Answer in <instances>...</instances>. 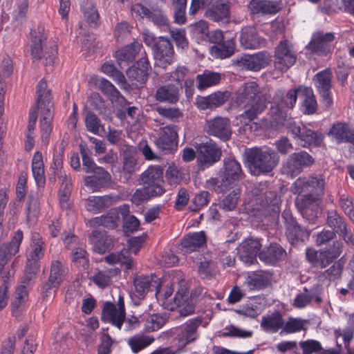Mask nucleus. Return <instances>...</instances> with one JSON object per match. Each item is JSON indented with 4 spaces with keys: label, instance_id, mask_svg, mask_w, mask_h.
<instances>
[{
    "label": "nucleus",
    "instance_id": "2",
    "mask_svg": "<svg viewBox=\"0 0 354 354\" xmlns=\"http://www.w3.org/2000/svg\"><path fill=\"white\" fill-rule=\"evenodd\" d=\"M244 176L240 164L234 158L225 159L218 178H211L206 180L205 187L212 189L216 193L224 192L236 181Z\"/></svg>",
    "mask_w": 354,
    "mask_h": 354
},
{
    "label": "nucleus",
    "instance_id": "33",
    "mask_svg": "<svg viewBox=\"0 0 354 354\" xmlns=\"http://www.w3.org/2000/svg\"><path fill=\"white\" fill-rule=\"evenodd\" d=\"M286 255V252L281 246L272 243L259 253V258L267 264L273 265L284 259Z\"/></svg>",
    "mask_w": 354,
    "mask_h": 354
},
{
    "label": "nucleus",
    "instance_id": "50",
    "mask_svg": "<svg viewBox=\"0 0 354 354\" xmlns=\"http://www.w3.org/2000/svg\"><path fill=\"white\" fill-rule=\"evenodd\" d=\"M68 272V268L63 261L53 260L50 263L48 279L61 284Z\"/></svg>",
    "mask_w": 354,
    "mask_h": 354
},
{
    "label": "nucleus",
    "instance_id": "56",
    "mask_svg": "<svg viewBox=\"0 0 354 354\" xmlns=\"http://www.w3.org/2000/svg\"><path fill=\"white\" fill-rule=\"evenodd\" d=\"M313 300L317 304H320L322 302V298L319 293H309L305 289L304 292L297 295L294 299L293 306L297 308H302L308 305Z\"/></svg>",
    "mask_w": 354,
    "mask_h": 354
},
{
    "label": "nucleus",
    "instance_id": "1",
    "mask_svg": "<svg viewBox=\"0 0 354 354\" xmlns=\"http://www.w3.org/2000/svg\"><path fill=\"white\" fill-rule=\"evenodd\" d=\"M234 101L239 106L244 109L240 118L252 121L266 109L268 99L260 91L256 82H249L237 90Z\"/></svg>",
    "mask_w": 354,
    "mask_h": 354
},
{
    "label": "nucleus",
    "instance_id": "26",
    "mask_svg": "<svg viewBox=\"0 0 354 354\" xmlns=\"http://www.w3.org/2000/svg\"><path fill=\"white\" fill-rule=\"evenodd\" d=\"M118 197L111 195L102 196H89L85 201L86 209L93 214L101 212L104 209L107 208L117 201Z\"/></svg>",
    "mask_w": 354,
    "mask_h": 354
},
{
    "label": "nucleus",
    "instance_id": "15",
    "mask_svg": "<svg viewBox=\"0 0 354 354\" xmlns=\"http://www.w3.org/2000/svg\"><path fill=\"white\" fill-rule=\"evenodd\" d=\"M209 5L205 13L207 18L215 22H229L230 6L227 0H211L210 3L201 5V6Z\"/></svg>",
    "mask_w": 354,
    "mask_h": 354
},
{
    "label": "nucleus",
    "instance_id": "11",
    "mask_svg": "<svg viewBox=\"0 0 354 354\" xmlns=\"http://www.w3.org/2000/svg\"><path fill=\"white\" fill-rule=\"evenodd\" d=\"M205 131L209 136L223 141L229 140L232 133L230 120L226 117L219 116L206 120Z\"/></svg>",
    "mask_w": 354,
    "mask_h": 354
},
{
    "label": "nucleus",
    "instance_id": "18",
    "mask_svg": "<svg viewBox=\"0 0 354 354\" xmlns=\"http://www.w3.org/2000/svg\"><path fill=\"white\" fill-rule=\"evenodd\" d=\"M202 323L201 317L189 319L183 326L180 332L178 334V346L183 348L187 344L195 341L198 337L197 328Z\"/></svg>",
    "mask_w": 354,
    "mask_h": 354
},
{
    "label": "nucleus",
    "instance_id": "28",
    "mask_svg": "<svg viewBox=\"0 0 354 354\" xmlns=\"http://www.w3.org/2000/svg\"><path fill=\"white\" fill-rule=\"evenodd\" d=\"M227 92H215L206 97L197 99V107L201 110L213 109L223 105L229 98Z\"/></svg>",
    "mask_w": 354,
    "mask_h": 354
},
{
    "label": "nucleus",
    "instance_id": "49",
    "mask_svg": "<svg viewBox=\"0 0 354 354\" xmlns=\"http://www.w3.org/2000/svg\"><path fill=\"white\" fill-rule=\"evenodd\" d=\"M156 281L153 276H139L134 279L136 296L143 298L151 286H156Z\"/></svg>",
    "mask_w": 354,
    "mask_h": 354
},
{
    "label": "nucleus",
    "instance_id": "58",
    "mask_svg": "<svg viewBox=\"0 0 354 354\" xmlns=\"http://www.w3.org/2000/svg\"><path fill=\"white\" fill-rule=\"evenodd\" d=\"M306 323L307 321L305 319L290 317L286 322H284V325L282 327V330L280 332V334H291L299 333L305 330L304 326Z\"/></svg>",
    "mask_w": 354,
    "mask_h": 354
},
{
    "label": "nucleus",
    "instance_id": "63",
    "mask_svg": "<svg viewBox=\"0 0 354 354\" xmlns=\"http://www.w3.org/2000/svg\"><path fill=\"white\" fill-rule=\"evenodd\" d=\"M198 272L202 279H211L216 276L217 269L214 261H204L201 262Z\"/></svg>",
    "mask_w": 354,
    "mask_h": 354
},
{
    "label": "nucleus",
    "instance_id": "17",
    "mask_svg": "<svg viewBox=\"0 0 354 354\" xmlns=\"http://www.w3.org/2000/svg\"><path fill=\"white\" fill-rule=\"evenodd\" d=\"M335 36L331 32H318L313 35L308 48L318 55H326L331 51L330 42L333 41Z\"/></svg>",
    "mask_w": 354,
    "mask_h": 354
},
{
    "label": "nucleus",
    "instance_id": "6",
    "mask_svg": "<svg viewBox=\"0 0 354 354\" xmlns=\"http://www.w3.org/2000/svg\"><path fill=\"white\" fill-rule=\"evenodd\" d=\"M315 162L314 158L306 151H299L290 154L281 167L282 174L294 178L301 174L305 168Z\"/></svg>",
    "mask_w": 354,
    "mask_h": 354
},
{
    "label": "nucleus",
    "instance_id": "47",
    "mask_svg": "<svg viewBox=\"0 0 354 354\" xmlns=\"http://www.w3.org/2000/svg\"><path fill=\"white\" fill-rule=\"evenodd\" d=\"M249 8L254 14H274L277 12V5L268 0H252Z\"/></svg>",
    "mask_w": 354,
    "mask_h": 354
},
{
    "label": "nucleus",
    "instance_id": "10",
    "mask_svg": "<svg viewBox=\"0 0 354 354\" xmlns=\"http://www.w3.org/2000/svg\"><path fill=\"white\" fill-rule=\"evenodd\" d=\"M157 148L164 153H173L178 147L177 127L169 125L160 128L155 140Z\"/></svg>",
    "mask_w": 354,
    "mask_h": 354
},
{
    "label": "nucleus",
    "instance_id": "53",
    "mask_svg": "<svg viewBox=\"0 0 354 354\" xmlns=\"http://www.w3.org/2000/svg\"><path fill=\"white\" fill-rule=\"evenodd\" d=\"M118 274L116 269H104L98 271L92 277L93 283L100 288H105L111 282V278Z\"/></svg>",
    "mask_w": 354,
    "mask_h": 354
},
{
    "label": "nucleus",
    "instance_id": "61",
    "mask_svg": "<svg viewBox=\"0 0 354 354\" xmlns=\"http://www.w3.org/2000/svg\"><path fill=\"white\" fill-rule=\"evenodd\" d=\"M240 195L241 189L239 188L233 189L219 204L220 208L224 211L233 210L236 206Z\"/></svg>",
    "mask_w": 354,
    "mask_h": 354
},
{
    "label": "nucleus",
    "instance_id": "31",
    "mask_svg": "<svg viewBox=\"0 0 354 354\" xmlns=\"http://www.w3.org/2000/svg\"><path fill=\"white\" fill-rule=\"evenodd\" d=\"M180 89L174 84L163 85L158 88L155 93V98L160 102L169 104L176 103L180 97Z\"/></svg>",
    "mask_w": 354,
    "mask_h": 354
},
{
    "label": "nucleus",
    "instance_id": "62",
    "mask_svg": "<svg viewBox=\"0 0 354 354\" xmlns=\"http://www.w3.org/2000/svg\"><path fill=\"white\" fill-rule=\"evenodd\" d=\"M39 212V203L37 196L32 194L28 196L27 206V221L33 223L36 221Z\"/></svg>",
    "mask_w": 354,
    "mask_h": 354
},
{
    "label": "nucleus",
    "instance_id": "12",
    "mask_svg": "<svg viewBox=\"0 0 354 354\" xmlns=\"http://www.w3.org/2000/svg\"><path fill=\"white\" fill-rule=\"evenodd\" d=\"M124 315V299L122 297H119L117 306L111 302L104 304L102 313V319L120 330L122 328Z\"/></svg>",
    "mask_w": 354,
    "mask_h": 354
},
{
    "label": "nucleus",
    "instance_id": "42",
    "mask_svg": "<svg viewBox=\"0 0 354 354\" xmlns=\"http://www.w3.org/2000/svg\"><path fill=\"white\" fill-rule=\"evenodd\" d=\"M37 104L38 109L52 108L51 92L47 89V84L43 80H40L37 86Z\"/></svg>",
    "mask_w": 354,
    "mask_h": 354
},
{
    "label": "nucleus",
    "instance_id": "27",
    "mask_svg": "<svg viewBox=\"0 0 354 354\" xmlns=\"http://www.w3.org/2000/svg\"><path fill=\"white\" fill-rule=\"evenodd\" d=\"M150 69L149 59L147 57H141L136 66L127 70V75L129 78L142 84L147 82Z\"/></svg>",
    "mask_w": 354,
    "mask_h": 354
},
{
    "label": "nucleus",
    "instance_id": "37",
    "mask_svg": "<svg viewBox=\"0 0 354 354\" xmlns=\"http://www.w3.org/2000/svg\"><path fill=\"white\" fill-rule=\"evenodd\" d=\"M353 333L352 328H346L344 330L338 329L335 331L339 354H354V350L349 348V343L353 339Z\"/></svg>",
    "mask_w": 354,
    "mask_h": 354
},
{
    "label": "nucleus",
    "instance_id": "60",
    "mask_svg": "<svg viewBox=\"0 0 354 354\" xmlns=\"http://www.w3.org/2000/svg\"><path fill=\"white\" fill-rule=\"evenodd\" d=\"M101 71L112 77L119 84L122 85L126 83L124 75L115 67L113 64L109 62H106L102 65Z\"/></svg>",
    "mask_w": 354,
    "mask_h": 354
},
{
    "label": "nucleus",
    "instance_id": "8",
    "mask_svg": "<svg viewBox=\"0 0 354 354\" xmlns=\"http://www.w3.org/2000/svg\"><path fill=\"white\" fill-rule=\"evenodd\" d=\"M139 182L141 185L151 189V193L159 196L166 191L162 169L158 166L149 167L140 176Z\"/></svg>",
    "mask_w": 354,
    "mask_h": 354
},
{
    "label": "nucleus",
    "instance_id": "36",
    "mask_svg": "<svg viewBox=\"0 0 354 354\" xmlns=\"http://www.w3.org/2000/svg\"><path fill=\"white\" fill-rule=\"evenodd\" d=\"M330 136L337 143L354 142L353 134L345 123H337L333 125L328 132Z\"/></svg>",
    "mask_w": 354,
    "mask_h": 354
},
{
    "label": "nucleus",
    "instance_id": "39",
    "mask_svg": "<svg viewBox=\"0 0 354 354\" xmlns=\"http://www.w3.org/2000/svg\"><path fill=\"white\" fill-rule=\"evenodd\" d=\"M235 50V41L233 37H226L218 45L211 48V53L213 56L225 59L231 57Z\"/></svg>",
    "mask_w": 354,
    "mask_h": 354
},
{
    "label": "nucleus",
    "instance_id": "9",
    "mask_svg": "<svg viewBox=\"0 0 354 354\" xmlns=\"http://www.w3.org/2000/svg\"><path fill=\"white\" fill-rule=\"evenodd\" d=\"M297 56L291 44L288 40L281 41L274 52L275 69L285 72L295 64Z\"/></svg>",
    "mask_w": 354,
    "mask_h": 354
},
{
    "label": "nucleus",
    "instance_id": "7",
    "mask_svg": "<svg viewBox=\"0 0 354 354\" xmlns=\"http://www.w3.org/2000/svg\"><path fill=\"white\" fill-rule=\"evenodd\" d=\"M193 145L196 149L198 160L201 165L209 167L221 159V149L208 138H196L194 141Z\"/></svg>",
    "mask_w": 354,
    "mask_h": 354
},
{
    "label": "nucleus",
    "instance_id": "25",
    "mask_svg": "<svg viewBox=\"0 0 354 354\" xmlns=\"http://www.w3.org/2000/svg\"><path fill=\"white\" fill-rule=\"evenodd\" d=\"M261 244L257 239H249L241 243L239 248L240 259L247 264H252L257 261L256 257Z\"/></svg>",
    "mask_w": 354,
    "mask_h": 354
},
{
    "label": "nucleus",
    "instance_id": "30",
    "mask_svg": "<svg viewBox=\"0 0 354 354\" xmlns=\"http://www.w3.org/2000/svg\"><path fill=\"white\" fill-rule=\"evenodd\" d=\"M120 222L119 212L117 209H111L106 214L101 216L95 217L89 220V225L93 227L103 226L106 228L113 229Z\"/></svg>",
    "mask_w": 354,
    "mask_h": 354
},
{
    "label": "nucleus",
    "instance_id": "55",
    "mask_svg": "<svg viewBox=\"0 0 354 354\" xmlns=\"http://www.w3.org/2000/svg\"><path fill=\"white\" fill-rule=\"evenodd\" d=\"M137 165V158L136 151L127 148L123 151V171L130 176L135 171Z\"/></svg>",
    "mask_w": 354,
    "mask_h": 354
},
{
    "label": "nucleus",
    "instance_id": "34",
    "mask_svg": "<svg viewBox=\"0 0 354 354\" xmlns=\"http://www.w3.org/2000/svg\"><path fill=\"white\" fill-rule=\"evenodd\" d=\"M284 325V320L279 312H274L262 317L260 326L266 333H275Z\"/></svg>",
    "mask_w": 354,
    "mask_h": 354
},
{
    "label": "nucleus",
    "instance_id": "16",
    "mask_svg": "<svg viewBox=\"0 0 354 354\" xmlns=\"http://www.w3.org/2000/svg\"><path fill=\"white\" fill-rule=\"evenodd\" d=\"M23 238V232L19 230L15 233L10 243L3 244L0 246V274H2L5 266L11 257L19 252Z\"/></svg>",
    "mask_w": 354,
    "mask_h": 354
},
{
    "label": "nucleus",
    "instance_id": "45",
    "mask_svg": "<svg viewBox=\"0 0 354 354\" xmlns=\"http://www.w3.org/2000/svg\"><path fill=\"white\" fill-rule=\"evenodd\" d=\"M105 261L109 264L119 263L127 270L131 269L133 266V261L130 258V251L127 249L109 254L105 257Z\"/></svg>",
    "mask_w": 354,
    "mask_h": 354
},
{
    "label": "nucleus",
    "instance_id": "51",
    "mask_svg": "<svg viewBox=\"0 0 354 354\" xmlns=\"http://www.w3.org/2000/svg\"><path fill=\"white\" fill-rule=\"evenodd\" d=\"M153 341L154 339L152 337L137 334L129 337L127 340V343L132 352L133 353H138L149 346Z\"/></svg>",
    "mask_w": 354,
    "mask_h": 354
},
{
    "label": "nucleus",
    "instance_id": "19",
    "mask_svg": "<svg viewBox=\"0 0 354 354\" xmlns=\"http://www.w3.org/2000/svg\"><path fill=\"white\" fill-rule=\"evenodd\" d=\"M332 73L329 69H325L318 73L315 77V84L326 106L332 104L330 97Z\"/></svg>",
    "mask_w": 354,
    "mask_h": 354
},
{
    "label": "nucleus",
    "instance_id": "59",
    "mask_svg": "<svg viewBox=\"0 0 354 354\" xmlns=\"http://www.w3.org/2000/svg\"><path fill=\"white\" fill-rule=\"evenodd\" d=\"M99 88L104 95H106L113 102H118L122 97L120 91L115 86L104 78L100 80Z\"/></svg>",
    "mask_w": 354,
    "mask_h": 354
},
{
    "label": "nucleus",
    "instance_id": "21",
    "mask_svg": "<svg viewBox=\"0 0 354 354\" xmlns=\"http://www.w3.org/2000/svg\"><path fill=\"white\" fill-rule=\"evenodd\" d=\"M92 175L84 178V185L93 192L100 191L106 187L111 180V176L102 167L95 168Z\"/></svg>",
    "mask_w": 354,
    "mask_h": 354
},
{
    "label": "nucleus",
    "instance_id": "5",
    "mask_svg": "<svg viewBox=\"0 0 354 354\" xmlns=\"http://www.w3.org/2000/svg\"><path fill=\"white\" fill-rule=\"evenodd\" d=\"M325 185L326 180L323 175H312L298 178L293 183L291 189L294 194H313L322 197Z\"/></svg>",
    "mask_w": 354,
    "mask_h": 354
},
{
    "label": "nucleus",
    "instance_id": "43",
    "mask_svg": "<svg viewBox=\"0 0 354 354\" xmlns=\"http://www.w3.org/2000/svg\"><path fill=\"white\" fill-rule=\"evenodd\" d=\"M57 176L60 183V187L59 190V197L60 203L62 205L66 203L68 198L71 195L72 184L71 180L69 176H68L64 171L58 169L57 171Z\"/></svg>",
    "mask_w": 354,
    "mask_h": 354
},
{
    "label": "nucleus",
    "instance_id": "35",
    "mask_svg": "<svg viewBox=\"0 0 354 354\" xmlns=\"http://www.w3.org/2000/svg\"><path fill=\"white\" fill-rule=\"evenodd\" d=\"M142 45L140 43L135 41L131 45L126 46L123 48L115 53V58L120 67L122 65H128L129 62L134 60L136 55L138 53Z\"/></svg>",
    "mask_w": 354,
    "mask_h": 354
},
{
    "label": "nucleus",
    "instance_id": "52",
    "mask_svg": "<svg viewBox=\"0 0 354 354\" xmlns=\"http://www.w3.org/2000/svg\"><path fill=\"white\" fill-rule=\"evenodd\" d=\"M197 88L203 90L206 88L217 84L221 80V75L218 73L205 71L203 74L196 77Z\"/></svg>",
    "mask_w": 354,
    "mask_h": 354
},
{
    "label": "nucleus",
    "instance_id": "24",
    "mask_svg": "<svg viewBox=\"0 0 354 354\" xmlns=\"http://www.w3.org/2000/svg\"><path fill=\"white\" fill-rule=\"evenodd\" d=\"M45 243L39 234L32 233L30 243L27 252V263L39 264L40 259L44 257Z\"/></svg>",
    "mask_w": 354,
    "mask_h": 354
},
{
    "label": "nucleus",
    "instance_id": "3",
    "mask_svg": "<svg viewBox=\"0 0 354 354\" xmlns=\"http://www.w3.org/2000/svg\"><path fill=\"white\" fill-rule=\"evenodd\" d=\"M248 168L254 176L270 174L279 162L278 155L266 148H254L248 152Z\"/></svg>",
    "mask_w": 354,
    "mask_h": 354
},
{
    "label": "nucleus",
    "instance_id": "46",
    "mask_svg": "<svg viewBox=\"0 0 354 354\" xmlns=\"http://www.w3.org/2000/svg\"><path fill=\"white\" fill-rule=\"evenodd\" d=\"M245 283L250 290H259L269 285L270 279L262 272H250L248 274Z\"/></svg>",
    "mask_w": 354,
    "mask_h": 354
},
{
    "label": "nucleus",
    "instance_id": "44",
    "mask_svg": "<svg viewBox=\"0 0 354 354\" xmlns=\"http://www.w3.org/2000/svg\"><path fill=\"white\" fill-rule=\"evenodd\" d=\"M32 171L36 184L39 187L44 185L46 182L43 157L40 152L35 153L32 160Z\"/></svg>",
    "mask_w": 354,
    "mask_h": 354
},
{
    "label": "nucleus",
    "instance_id": "38",
    "mask_svg": "<svg viewBox=\"0 0 354 354\" xmlns=\"http://www.w3.org/2000/svg\"><path fill=\"white\" fill-rule=\"evenodd\" d=\"M299 97L302 101V106L305 114H313L317 110V102L311 88L298 87Z\"/></svg>",
    "mask_w": 354,
    "mask_h": 354
},
{
    "label": "nucleus",
    "instance_id": "57",
    "mask_svg": "<svg viewBox=\"0 0 354 354\" xmlns=\"http://www.w3.org/2000/svg\"><path fill=\"white\" fill-rule=\"evenodd\" d=\"M174 299L178 306V311L181 316L186 317L194 313L195 310V301H193V299L187 298L183 299V295L178 292Z\"/></svg>",
    "mask_w": 354,
    "mask_h": 354
},
{
    "label": "nucleus",
    "instance_id": "29",
    "mask_svg": "<svg viewBox=\"0 0 354 354\" xmlns=\"http://www.w3.org/2000/svg\"><path fill=\"white\" fill-rule=\"evenodd\" d=\"M95 252L104 254L114 247V239L105 232L95 230L91 238Z\"/></svg>",
    "mask_w": 354,
    "mask_h": 354
},
{
    "label": "nucleus",
    "instance_id": "13",
    "mask_svg": "<svg viewBox=\"0 0 354 354\" xmlns=\"http://www.w3.org/2000/svg\"><path fill=\"white\" fill-rule=\"evenodd\" d=\"M321 198V196L304 194L297 199L296 204L301 215L311 223H314L318 216Z\"/></svg>",
    "mask_w": 354,
    "mask_h": 354
},
{
    "label": "nucleus",
    "instance_id": "40",
    "mask_svg": "<svg viewBox=\"0 0 354 354\" xmlns=\"http://www.w3.org/2000/svg\"><path fill=\"white\" fill-rule=\"evenodd\" d=\"M303 147L311 146H318L323 140V136L321 133L314 131L306 127H304L301 132L297 138Z\"/></svg>",
    "mask_w": 354,
    "mask_h": 354
},
{
    "label": "nucleus",
    "instance_id": "32",
    "mask_svg": "<svg viewBox=\"0 0 354 354\" xmlns=\"http://www.w3.org/2000/svg\"><path fill=\"white\" fill-rule=\"evenodd\" d=\"M257 202H259L260 205L269 214L279 212L280 198L275 192L266 191L260 195L257 194Z\"/></svg>",
    "mask_w": 354,
    "mask_h": 354
},
{
    "label": "nucleus",
    "instance_id": "41",
    "mask_svg": "<svg viewBox=\"0 0 354 354\" xmlns=\"http://www.w3.org/2000/svg\"><path fill=\"white\" fill-rule=\"evenodd\" d=\"M205 243V236L203 232L188 234L182 242L181 245L185 252H192Z\"/></svg>",
    "mask_w": 354,
    "mask_h": 354
},
{
    "label": "nucleus",
    "instance_id": "54",
    "mask_svg": "<svg viewBox=\"0 0 354 354\" xmlns=\"http://www.w3.org/2000/svg\"><path fill=\"white\" fill-rule=\"evenodd\" d=\"M327 255L325 251L317 252L310 248L306 250V259L315 267L325 268L328 266L330 263Z\"/></svg>",
    "mask_w": 354,
    "mask_h": 354
},
{
    "label": "nucleus",
    "instance_id": "20",
    "mask_svg": "<svg viewBox=\"0 0 354 354\" xmlns=\"http://www.w3.org/2000/svg\"><path fill=\"white\" fill-rule=\"evenodd\" d=\"M272 61V56L267 51H261L253 55H247L241 58V63L246 69L258 71L265 68Z\"/></svg>",
    "mask_w": 354,
    "mask_h": 354
},
{
    "label": "nucleus",
    "instance_id": "4",
    "mask_svg": "<svg viewBox=\"0 0 354 354\" xmlns=\"http://www.w3.org/2000/svg\"><path fill=\"white\" fill-rule=\"evenodd\" d=\"M298 96V88L290 89L286 93L282 91H278L276 93L274 97V105L270 111L275 123L283 124V121L288 118L287 111L295 106Z\"/></svg>",
    "mask_w": 354,
    "mask_h": 354
},
{
    "label": "nucleus",
    "instance_id": "23",
    "mask_svg": "<svg viewBox=\"0 0 354 354\" xmlns=\"http://www.w3.org/2000/svg\"><path fill=\"white\" fill-rule=\"evenodd\" d=\"M327 224L333 231L342 236L346 243L352 242V233L340 215L335 210L328 212Z\"/></svg>",
    "mask_w": 354,
    "mask_h": 354
},
{
    "label": "nucleus",
    "instance_id": "22",
    "mask_svg": "<svg viewBox=\"0 0 354 354\" xmlns=\"http://www.w3.org/2000/svg\"><path fill=\"white\" fill-rule=\"evenodd\" d=\"M241 45L245 49H255L266 45V40L260 37L252 26L242 28L240 35Z\"/></svg>",
    "mask_w": 354,
    "mask_h": 354
},
{
    "label": "nucleus",
    "instance_id": "48",
    "mask_svg": "<svg viewBox=\"0 0 354 354\" xmlns=\"http://www.w3.org/2000/svg\"><path fill=\"white\" fill-rule=\"evenodd\" d=\"M41 119L40 125L41 131V139L44 144H48L49 137L52 131L51 121L53 120V113L51 108L40 109Z\"/></svg>",
    "mask_w": 354,
    "mask_h": 354
},
{
    "label": "nucleus",
    "instance_id": "64",
    "mask_svg": "<svg viewBox=\"0 0 354 354\" xmlns=\"http://www.w3.org/2000/svg\"><path fill=\"white\" fill-rule=\"evenodd\" d=\"M339 205L345 214L354 222V202L351 196L346 193L341 194Z\"/></svg>",
    "mask_w": 354,
    "mask_h": 354
},
{
    "label": "nucleus",
    "instance_id": "14",
    "mask_svg": "<svg viewBox=\"0 0 354 354\" xmlns=\"http://www.w3.org/2000/svg\"><path fill=\"white\" fill-rule=\"evenodd\" d=\"M156 65L166 68L174 59V50L170 41L163 37L158 38L156 48L153 49Z\"/></svg>",
    "mask_w": 354,
    "mask_h": 354
}]
</instances>
